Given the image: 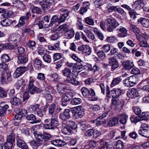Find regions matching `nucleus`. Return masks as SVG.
Instances as JSON below:
<instances>
[{"label": "nucleus", "mask_w": 149, "mask_h": 149, "mask_svg": "<svg viewBox=\"0 0 149 149\" xmlns=\"http://www.w3.org/2000/svg\"><path fill=\"white\" fill-rule=\"evenodd\" d=\"M44 124L43 125V127L46 130H54L58 124V115L54 113L51 119H46L44 120Z\"/></svg>", "instance_id": "obj_1"}, {"label": "nucleus", "mask_w": 149, "mask_h": 149, "mask_svg": "<svg viewBox=\"0 0 149 149\" xmlns=\"http://www.w3.org/2000/svg\"><path fill=\"white\" fill-rule=\"evenodd\" d=\"M63 132L68 134V133H72V130H75L77 128V125L74 122L69 120L67 121L65 124H63Z\"/></svg>", "instance_id": "obj_2"}, {"label": "nucleus", "mask_w": 149, "mask_h": 149, "mask_svg": "<svg viewBox=\"0 0 149 149\" xmlns=\"http://www.w3.org/2000/svg\"><path fill=\"white\" fill-rule=\"evenodd\" d=\"M62 73L64 76H66L67 78L65 80V83H70L71 84H79V81L73 78L70 77L71 75V70L67 68H65L62 71Z\"/></svg>", "instance_id": "obj_3"}, {"label": "nucleus", "mask_w": 149, "mask_h": 149, "mask_svg": "<svg viewBox=\"0 0 149 149\" xmlns=\"http://www.w3.org/2000/svg\"><path fill=\"white\" fill-rule=\"evenodd\" d=\"M54 2V0H36L34 3L36 4H39L44 10H47L50 7L51 4Z\"/></svg>", "instance_id": "obj_4"}, {"label": "nucleus", "mask_w": 149, "mask_h": 149, "mask_svg": "<svg viewBox=\"0 0 149 149\" xmlns=\"http://www.w3.org/2000/svg\"><path fill=\"white\" fill-rule=\"evenodd\" d=\"M138 133L143 137H149V125L145 123L142 124L138 131Z\"/></svg>", "instance_id": "obj_5"}, {"label": "nucleus", "mask_w": 149, "mask_h": 149, "mask_svg": "<svg viewBox=\"0 0 149 149\" xmlns=\"http://www.w3.org/2000/svg\"><path fill=\"white\" fill-rule=\"evenodd\" d=\"M73 96V94L71 91L66 92L63 94L61 99L62 105L63 107L66 106Z\"/></svg>", "instance_id": "obj_6"}, {"label": "nucleus", "mask_w": 149, "mask_h": 149, "mask_svg": "<svg viewBox=\"0 0 149 149\" xmlns=\"http://www.w3.org/2000/svg\"><path fill=\"white\" fill-rule=\"evenodd\" d=\"M111 102V107L113 106L119 109L122 108L123 105V102L119 99L118 98H112Z\"/></svg>", "instance_id": "obj_7"}, {"label": "nucleus", "mask_w": 149, "mask_h": 149, "mask_svg": "<svg viewBox=\"0 0 149 149\" xmlns=\"http://www.w3.org/2000/svg\"><path fill=\"white\" fill-rule=\"evenodd\" d=\"M16 145L22 149H29V147L25 142L19 137L17 136L16 139Z\"/></svg>", "instance_id": "obj_8"}, {"label": "nucleus", "mask_w": 149, "mask_h": 149, "mask_svg": "<svg viewBox=\"0 0 149 149\" xmlns=\"http://www.w3.org/2000/svg\"><path fill=\"white\" fill-rule=\"evenodd\" d=\"M71 111L68 109L64 110L63 113L60 114L59 118L62 120L66 121L68 119H70L71 117Z\"/></svg>", "instance_id": "obj_9"}, {"label": "nucleus", "mask_w": 149, "mask_h": 149, "mask_svg": "<svg viewBox=\"0 0 149 149\" xmlns=\"http://www.w3.org/2000/svg\"><path fill=\"white\" fill-rule=\"evenodd\" d=\"M78 50L79 52H82L86 55H89L91 52V50L90 47L87 45H82L79 47Z\"/></svg>", "instance_id": "obj_10"}, {"label": "nucleus", "mask_w": 149, "mask_h": 149, "mask_svg": "<svg viewBox=\"0 0 149 149\" xmlns=\"http://www.w3.org/2000/svg\"><path fill=\"white\" fill-rule=\"evenodd\" d=\"M26 70V67L25 66L20 67L17 68L13 74L14 78H17L20 77L25 72Z\"/></svg>", "instance_id": "obj_11"}, {"label": "nucleus", "mask_w": 149, "mask_h": 149, "mask_svg": "<svg viewBox=\"0 0 149 149\" xmlns=\"http://www.w3.org/2000/svg\"><path fill=\"white\" fill-rule=\"evenodd\" d=\"M81 38L85 42L88 43L90 42L91 40H93L94 39L95 37L94 35L91 32H88L87 33V36L88 38V39L86 36L84 35L82 32H81Z\"/></svg>", "instance_id": "obj_12"}, {"label": "nucleus", "mask_w": 149, "mask_h": 149, "mask_svg": "<svg viewBox=\"0 0 149 149\" xmlns=\"http://www.w3.org/2000/svg\"><path fill=\"white\" fill-rule=\"evenodd\" d=\"M118 122L123 125H125L127 123L128 116L126 114L121 113L118 114L117 116Z\"/></svg>", "instance_id": "obj_13"}, {"label": "nucleus", "mask_w": 149, "mask_h": 149, "mask_svg": "<svg viewBox=\"0 0 149 149\" xmlns=\"http://www.w3.org/2000/svg\"><path fill=\"white\" fill-rule=\"evenodd\" d=\"M105 86L104 84H100V87L102 92L103 94L105 93V89L106 88L105 90L106 92V99L107 100L111 99V95L110 94V92L109 91V87L108 85L106 84Z\"/></svg>", "instance_id": "obj_14"}, {"label": "nucleus", "mask_w": 149, "mask_h": 149, "mask_svg": "<svg viewBox=\"0 0 149 149\" xmlns=\"http://www.w3.org/2000/svg\"><path fill=\"white\" fill-rule=\"evenodd\" d=\"M60 11L61 13H63L61 15V16L59 18V22H63L68 15L69 12L67 9L65 8H62L60 9Z\"/></svg>", "instance_id": "obj_15"}, {"label": "nucleus", "mask_w": 149, "mask_h": 149, "mask_svg": "<svg viewBox=\"0 0 149 149\" xmlns=\"http://www.w3.org/2000/svg\"><path fill=\"white\" fill-rule=\"evenodd\" d=\"M109 64L111 66V69L114 70L117 68L119 66L117 59L114 57H111L109 58Z\"/></svg>", "instance_id": "obj_16"}, {"label": "nucleus", "mask_w": 149, "mask_h": 149, "mask_svg": "<svg viewBox=\"0 0 149 149\" xmlns=\"http://www.w3.org/2000/svg\"><path fill=\"white\" fill-rule=\"evenodd\" d=\"M26 119L28 121H32L31 122V124L36 123H40L41 120L40 119L36 120V116L33 114L27 115L25 116Z\"/></svg>", "instance_id": "obj_17"}, {"label": "nucleus", "mask_w": 149, "mask_h": 149, "mask_svg": "<svg viewBox=\"0 0 149 149\" xmlns=\"http://www.w3.org/2000/svg\"><path fill=\"white\" fill-rule=\"evenodd\" d=\"M33 133L36 140L41 144L43 143V134L37 131L34 132Z\"/></svg>", "instance_id": "obj_18"}, {"label": "nucleus", "mask_w": 149, "mask_h": 149, "mask_svg": "<svg viewBox=\"0 0 149 149\" xmlns=\"http://www.w3.org/2000/svg\"><path fill=\"white\" fill-rule=\"evenodd\" d=\"M28 54L24 55H19L18 57L17 62L19 63L24 64L26 63L28 61Z\"/></svg>", "instance_id": "obj_19"}, {"label": "nucleus", "mask_w": 149, "mask_h": 149, "mask_svg": "<svg viewBox=\"0 0 149 149\" xmlns=\"http://www.w3.org/2000/svg\"><path fill=\"white\" fill-rule=\"evenodd\" d=\"M111 92L112 98H118L122 93L121 90L119 88H113L111 90Z\"/></svg>", "instance_id": "obj_20"}, {"label": "nucleus", "mask_w": 149, "mask_h": 149, "mask_svg": "<svg viewBox=\"0 0 149 149\" xmlns=\"http://www.w3.org/2000/svg\"><path fill=\"white\" fill-rule=\"evenodd\" d=\"M107 25H116L119 26V24L116 20L113 17L108 18L105 21Z\"/></svg>", "instance_id": "obj_21"}, {"label": "nucleus", "mask_w": 149, "mask_h": 149, "mask_svg": "<svg viewBox=\"0 0 149 149\" xmlns=\"http://www.w3.org/2000/svg\"><path fill=\"white\" fill-rule=\"evenodd\" d=\"M84 109L81 106L79 107L77 110L74 111L75 115L78 116V117L81 118L84 114Z\"/></svg>", "instance_id": "obj_22"}, {"label": "nucleus", "mask_w": 149, "mask_h": 149, "mask_svg": "<svg viewBox=\"0 0 149 149\" xmlns=\"http://www.w3.org/2000/svg\"><path fill=\"white\" fill-rule=\"evenodd\" d=\"M13 6L20 10H24L25 6L23 2L20 1H16L13 3Z\"/></svg>", "instance_id": "obj_23"}, {"label": "nucleus", "mask_w": 149, "mask_h": 149, "mask_svg": "<svg viewBox=\"0 0 149 149\" xmlns=\"http://www.w3.org/2000/svg\"><path fill=\"white\" fill-rule=\"evenodd\" d=\"M126 95L128 97L133 98L137 96V93L136 89L132 88L127 92Z\"/></svg>", "instance_id": "obj_24"}, {"label": "nucleus", "mask_w": 149, "mask_h": 149, "mask_svg": "<svg viewBox=\"0 0 149 149\" xmlns=\"http://www.w3.org/2000/svg\"><path fill=\"white\" fill-rule=\"evenodd\" d=\"M138 21L144 27H149V20L145 18H141L138 19Z\"/></svg>", "instance_id": "obj_25"}, {"label": "nucleus", "mask_w": 149, "mask_h": 149, "mask_svg": "<svg viewBox=\"0 0 149 149\" xmlns=\"http://www.w3.org/2000/svg\"><path fill=\"white\" fill-rule=\"evenodd\" d=\"M120 33H118V35L120 37H124L127 36V31L126 29L123 27H120V28L117 29Z\"/></svg>", "instance_id": "obj_26"}, {"label": "nucleus", "mask_w": 149, "mask_h": 149, "mask_svg": "<svg viewBox=\"0 0 149 149\" xmlns=\"http://www.w3.org/2000/svg\"><path fill=\"white\" fill-rule=\"evenodd\" d=\"M108 124L109 126L112 127L115 125L118 122L117 117H113L109 119L108 121Z\"/></svg>", "instance_id": "obj_27"}, {"label": "nucleus", "mask_w": 149, "mask_h": 149, "mask_svg": "<svg viewBox=\"0 0 149 149\" xmlns=\"http://www.w3.org/2000/svg\"><path fill=\"white\" fill-rule=\"evenodd\" d=\"M93 123L95 124L97 126L105 124L106 123V120L104 119H101L99 118V117L95 120L93 121Z\"/></svg>", "instance_id": "obj_28"}, {"label": "nucleus", "mask_w": 149, "mask_h": 149, "mask_svg": "<svg viewBox=\"0 0 149 149\" xmlns=\"http://www.w3.org/2000/svg\"><path fill=\"white\" fill-rule=\"evenodd\" d=\"M83 5L84 7H81L80 9V13L82 15L87 11L90 4L88 2H85L83 3Z\"/></svg>", "instance_id": "obj_29"}, {"label": "nucleus", "mask_w": 149, "mask_h": 149, "mask_svg": "<svg viewBox=\"0 0 149 149\" xmlns=\"http://www.w3.org/2000/svg\"><path fill=\"white\" fill-rule=\"evenodd\" d=\"M134 5L136 9L140 10L143 7L144 3L142 0H137L135 1Z\"/></svg>", "instance_id": "obj_30"}, {"label": "nucleus", "mask_w": 149, "mask_h": 149, "mask_svg": "<svg viewBox=\"0 0 149 149\" xmlns=\"http://www.w3.org/2000/svg\"><path fill=\"white\" fill-rule=\"evenodd\" d=\"M10 102L12 104L18 106L21 104L22 100L18 98L14 97L10 100Z\"/></svg>", "instance_id": "obj_31"}, {"label": "nucleus", "mask_w": 149, "mask_h": 149, "mask_svg": "<svg viewBox=\"0 0 149 149\" xmlns=\"http://www.w3.org/2000/svg\"><path fill=\"white\" fill-rule=\"evenodd\" d=\"M125 69L129 70H130L134 66L132 62H130L129 61L124 62L123 64Z\"/></svg>", "instance_id": "obj_32"}, {"label": "nucleus", "mask_w": 149, "mask_h": 149, "mask_svg": "<svg viewBox=\"0 0 149 149\" xmlns=\"http://www.w3.org/2000/svg\"><path fill=\"white\" fill-rule=\"evenodd\" d=\"M65 36L68 39H71L74 37V32L73 29H68L65 32Z\"/></svg>", "instance_id": "obj_33"}, {"label": "nucleus", "mask_w": 149, "mask_h": 149, "mask_svg": "<svg viewBox=\"0 0 149 149\" xmlns=\"http://www.w3.org/2000/svg\"><path fill=\"white\" fill-rule=\"evenodd\" d=\"M15 134L13 132L8 135L7 138V141L15 143Z\"/></svg>", "instance_id": "obj_34"}, {"label": "nucleus", "mask_w": 149, "mask_h": 149, "mask_svg": "<svg viewBox=\"0 0 149 149\" xmlns=\"http://www.w3.org/2000/svg\"><path fill=\"white\" fill-rule=\"evenodd\" d=\"M116 149H123L125 146V143L120 140H118L116 142Z\"/></svg>", "instance_id": "obj_35"}, {"label": "nucleus", "mask_w": 149, "mask_h": 149, "mask_svg": "<svg viewBox=\"0 0 149 149\" xmlns=\"http://www.w3.org/2000/svg\"><path fill=\"white\" fill-rule=\"evenodd\" d=\"M107 140L103 138L100 139L99 141V143L102 146H100L99 147L100 149H104L105 146L107 145L108 142L107 141Z\"/></svg>", "instance_id": "obj_36"}, {"label": "nucleus", "mask_w": 149, "mask_h": 149, "mask_svg": "<svg viewBox=\"0 0 149 149\" xmlns=\"http://www.w3.org/2000/svg\"><path fill=\"white\" fill-rule=\"evenodd\" d=\"M56 109V105L54 103L51 104L48 107V113L49 114L53 115Z\"/></svg>", "instance_id": "obj_37"}, {"label": "nucleus", "mask_w": 149, "mask_h": 149, "mask_svg": "<svg viewBox=\"0 0 149 149\" xmlns=\"http://www.w3.org/2000/svg\"><path fill=\"white\" fill-rule=\"evenodd\" d=\"M80 128L82 130H84L87 128L90 127V125L85 123L84 122L80 121L79 123Z\"/></svg>", "instance_id": "obj_38"}, {"label": "nucleus", "mask_w": 149, "mask_h": 149, "mask_svg": "<svg viewBox=\"0 0 149 149\" xmlns=\"http://www.w3.org/2000/svg\"><path fill=\"white\" fill-rule=\"evenodd\" d=\"M15 112H18L22 116H25L27 114V111L26 110L24 109H19L16 108L15 109Z\"/></svg>", "instance_id": "obj_39"}, {"label": "nucleus", "mask_w": 149, "mask_h": 149, "mask_svg": "<svg viewBox=\"0 0 149 149\" xmlns=\"http://www.w3.org/2000/svg\"><path fill=\"white\" fill-rule=\"evenodd\" d=\"M42 58L43 60L47 63H50L52 61V59L51 56L47 54H44Z\"/></svg>", "instance_id": "obj_40"}, {"label": "nucleus", "mask_w": 149, "mask_h": 149, "mask_svg": "<svg viewBox=\"0 0 149 149\" xmlns=\"http://www.w3.org/2000/svg\"><path fill=\"white\" fill-rule=\"evenodd\" d=\"M12 21L10 19L6 18L2 20L1 22V24L3 26H7L10 25L12 23Z\"/></svg>", "instance_id": "obj_41"}, {"label": "nucleus", "mask_w": 149, "mask_h": 149, "mask_svg": "<svg viewBox=\"0 0 149 149\" xmlns=\"http://www.w3.org/2000/svg\"><path fill=\"white\" fill-rule=\"evenodd\" d=\"M34 65L35 67L39 69L42 66V61L38 58H36L34 59Z\"/></svg>", "instance_id": "obj_42"}, {"label": "nucleus", "mask_w": 149, "mask_h": 149, "mask_svg": "<svg viewBox=\"0 0 149 149\" xmlns=\"http://www.w3.org/2000/svg\"><path fill=\"white\" fill-rule=\"evenodd\" d=\"M81 91L83 95L85 97H89V91L85 87L82 88Z\"/></svg>", "instance_id": "obj_43"}, {"label": "nucleus", "mask_w": 149, "mask_h": 149, "mask_svg": "<svg viewBox=\"0 0 149 149\" xmlns=\"http://www.w3.org/2000/svg\"><path fill=\"white\" fill-rule=\"evenodd\" d=\"M29 143L30 145L34 149H37L41 144L37 140L30 141L29 142Z\"/></svg>", "instance_id": "obj_44"}, {"label": "nucleus", "mask_w": 149, "mask_h": 149, "mask_svg": "<svg viewBox=\"0 0 149 149\" xmlns=\"http://www.w3.org/2000/svg\"><path fill=\"white\" fill-rule=\"evenodd\" d=\"M59 22L58 17L56 15L53 16L52 17L50 22L48 25L49 27L51 26L56 22Z\"/></svg>", "instance_id": "obj_45"}, {"label": "nucleus", "mask_w": 149, "mask_h": 149, "mask_svg": "<svg viewBox=\"0 0 149 149\" xmlns=\"http://www.w3.org/2000/svg\"><path fill=\"white\" fill-rule=\"evenodd\" d=\"M9 106L7 104H6L2 107L0 109V116H4Z\"/></svg>", "instance_id": "obj_46"}, {"label": "nucleus", "mask_w": 149, "mask_h": 149, "mask_svg": "<svg viewBox=\"0 0 149 149\" xmlns=\"http://www.w3.org/2000/svg\"><path fill=\"white\" fill-rule=\"evenodd\" d=\"M82 100L80 98H75L72 99L71 101V103L73 105H77L80 104Z\"/></svg>", "instance_id": "obj_47"}, {"label": "nucleus", "mask_w": 149, "mask_h": 149, "mask_svg": "<svg viewBox=\"0 0 149 149\" xmlns=\"http://www.w3.org/2000/svg\"><path fill=\"white\" fill-rule=\"evenodd\" d=\"M43 134L44 141L47 142L50 140L52 137V136L50 134L43 132Z\"/></svg>", "instance_id": "obj_48"}, {"label": "nucleus", "mask_w": 149, "mask_h": 149, "mask_svg": "<svg viewBox=\"0 0 149 149\" xmlns=\"http://www.w3.org/2000/svg\"><path fill=\"white\" fill-rule=\"evenodd\" d=\"M132 109L134 113L137 116L140 115L142 112L141 109L137 107H132Z\"/></svg>", "instance_id": "obj_49"}, {"label": "nucleus", "mask_w": 149, "mask_h": 149, "mask_svg": "<svg viewBox=\"0 0 149 149\" xmlns=\"http://www.w3.org/2000/svg\"><path fill=\"white\" fill-rule=\"evenodd\" d=\"M129 28L131 31L135 33L139 34L140 33V30L134 25L130 24Z\"/></svg>", "instance_id": "obj_50"}, {"label": "nucleus", "mask_w": 149, "mask_h": 149, "mask_svg": "<svg viewBox=\"0 0 149 149\" xmlns=\"http://www.w3.org/2000/svg\"><path fill=\"white\" fill-rule=\"evenodd\" d=\"M68 29V27L66 24H63L60 26L57 29V31H65V32Z\"/></svg>", "instance_id": "obj_51"}, {"label": "nucleus", "mask_w": 149, "mask_h": 149, "mask_svg": "<svg viewBox=\"0 0 149 149\" xmlns=\"http://www.w3.org/2000/svg\"><path fill=\"white\" fill-rule=\"evenodd\" d=\"M130 120L131 123H136L140 121L139 117L134 115H132L130 117Z\"/></svg>", "instance_id": "obj_52"}, {"label": "nucleus", "mask_w": 149, "mask_h": 149, "mask_svg": "<svg viewBox=\"0 0 149 149\" xmlns=\"http://www.w3.org/2000/svg\"><path fill=\"white\" fill-rule=\"evenodd\" d=\"M31 12L33 13L40 14L41 13V10L38 7L33 6Z\"/></svg>", "instance_id": "obj_53"}, {"label": "nucleus", "mask_w": 149, "mask_h": 149, "mask_svg": "<svg viewBox=\"0 0 149 149\" xmlns=\"http://www.w3.org/2000/svg\"><path fill=\"white\" fill-rule=\"evenodd\" d=\"M58 146L62 147L65 146L66 147H67V148H68V146H69V145L68 144V143H66L65 141L60 139H58Z\"/></svg>", "instance_id": "obj_54"}, {"label": "nucleus", "mask_w": 149, "mask_h": 149, "mask_svg": "<svg viewBox=\"0 0 149 149\" xmlns=\"http://www.w3.org/2000/svg\"><path fill=\"white\" fill-rule=\"evenodd\" d=\"M88 143L89 147L91 148H94L97 146V142L93 140H89Z\"/></svg>", "instance_id": "obj_55"}, {"label": "nucleus", "mask_w": 149, "mask_h": 149, "mask_svg": "<svg viewBox=\"0 0 149 149\" xmlns=\"http://www.w3.org/2000/svg\"><path fill=\"white\" fill-rule=\"evenodd\" d=\"M13 143L7 141L5 144L4 149H12L13 146Z\"/></svg>", "instance_id": "obj_56"}, {"label": "nucleus", "mask_w": 149, "mask_h": 149, "mask_svg": "<svg viewBox=\"0 0 149 149\" xmlns=\"http://www.w3.org/2000/svg\"><path fill=\"white\" fill-rule=\"evenodd\" d=\"M24 16H22L20 17L19 23L16 26L19 27L22 26L25 23Z\"/></svg>", "instance_id": "obj_57"}, {"label": "nucleus", "mask_w": 149, "mask_h": 149, "mask_svg": "<svg viewBox=\"0 0 149 149\" xmlns=\"http://www.w3.org/2000/svg\"><path fill=\"white\" fill-rule=\"evenodd\" d=\"M84 21L87 24L91 25H94V20L89 17H87L84 19Z\"/></svg>", "instance_id": "obj_58"}, {"label": "nucleus", "mask_w": 149, "mask_h": 149, "mask_svg": "<svg viewBox=\"0 0 149 149\" xmlns=\"http://www.w3.org/2000/svg\"><path fill=\"white\" fill-rule=\"evenodd\" d=\"M82 68V65L80 63L79 64L77 65V64H75L73 66V70L75 72H79L78 70H81Z\"/></svg>", "instance_id": "obj_59"}, {"label": "nucleus", "mask_w": 149, "mask_h": 149, "mask_svg": "<svg viewBox=\"0 0 149 149\" xmlns=\"http://www.w3.org/2000/svg\"><path fill=\"white\" fill-rule=\"evenodd\" d=\"M98 57L102 60H103L105 57L106 55L104 52L102 51H98L97 52Z\"/></svg>", "instance_id": "obj_60"}, {"label": "nucleus", "mask_w": 149, "mask_h": 149, "mask_svg": "<svg viewBox=\"0 0 149 149\" xmlns=\"http://www.w3.org/2000/svg\"><path fill=\"white\" fill-rule=\"evenodd\" d=\"M1 59L3 62L5 63L9 61L10 60L9 56L6 54L2 55L1 57Z\"/></svg>", "instance_id": "obj_61"}, {"label": "nucleus", "mask_w": 149, "mask_h": 149, "mask_svg": "<svg viewBox=\"0 0 149 149\" xmlns=\"http://www.w3.org/2000/svg\"><path fill=\"white\" fill-rule=\"evenodd\" d=\"M103 0H93V3L96 7H98L103 4Z\"/></svg>", "instance_id": "obj_62"}, {"label": "nucleus", "mask_w": 149, "mask_h": 149, "mask_svg": "<svg viewBox=\"0 0 149 149\" xmlns=\"http://www.w3.org/2000/svg\"><path fill=\"white\" fill-rule=\"evenodd\" d=\"M94 129H90L88 130L85 133V135L87 136L93 137Z\"/></svg>", "instance_id": "obj_63"}, {"label": "nucleus", "mask_w": 149, "mask_h": 149, "mask_svg": "<svg viewBox=\"0 0 149 149\" xmlns=\"http://www.w3.org/2000/svg\"><path fill=\"white\" fill-rule=\"evenodd\" d=\"M107 30L108 32H112L118 26L116 25H107Z\"/></svg>", "instance_id": "obj_64"}]
</instances>
